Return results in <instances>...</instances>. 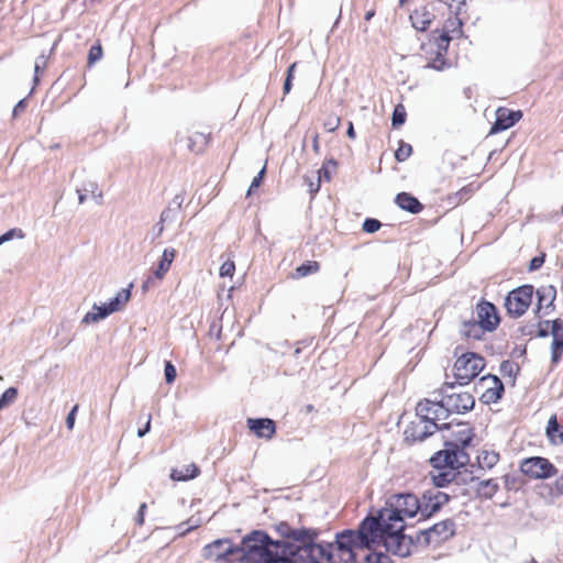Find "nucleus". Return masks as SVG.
<instances>
[{
    "label": "nucleus",
    "mask_w": 563,
    "mask_h": 563,
    "mask_svg": "<svg viewBox=\"0 0 563 563\" xmlns=\"http://www.w3.org/2000/svg\"><path fill=\"white\" fill-rule=\"evenodd\" d=\"M377 522L366 518L357 531L345 530L336 534L334 543L316 544L305 531L294 530L283 543V555L274 563H355L361 552L369 550L376 536Z\"/></svg>",
    "instance_id": "obj_1"
},
{
    "label": "nucleus",
    "mask_w": 563,
    "mask_h": 563,
    "mask_svg": "<svg viewBox=\"0 0 563 563\" xmlns=\"http://www.w3.org/2000/svg\"><path fill=\"white\" fill-rule=\"evenodd\" d=\"M205 559L220 562L234 558L240 563H274L283 555L282 541H273L262 531L245 536L239 547L230 539H218L202 550Z\"/></svg>",
    "instance_id": "obj_2"
},
{
    "label": "nucleus",
    "mask_w": 563,
    "mask_h": 563,
    "mask_svg": "<svg viewBox=\"0 0 563 563\" xmlns=\"http://www.w3.org/2000/svg\"><path fill=\"white\" fill-rule=\"evenodd\" d=\"M444 430L451 431V434L442 435L445 448L431 457L432 465L465 466L470 457L464 449L470 445L474 437L472 428L466 423H456L443 424L441 431Z\"/></svg>",
    "instance_id": "obj_3"
},
{
    "label": "nucleus",
    "mask_w": 563,
    "mask_h": 563,
    "mask_svg": "<svg viewBox=\"0 0 563 563\" xmlns=\"http://www.w3.org/2000/svg\"><path fill=\"white\" fill-rule=\"evenodd\" d=\"M419 512V498L413 494H398L390 497L387 506L379 510L376 520L390 522L397 530H404L405 519L413 518Z\"/></svg>",
    "instance_id": "obj_4"
},
{
    "label": "nucleus",
    "mask_w": 563,
    "mask_h": 563,
    "mask_svg": "<svg viewBox=\"0 0 563 563\" xmlns=\"http://www.w3.org/2000/svg\"><path fill=\"white\" fill-rule=\"evenodd\" d=\"M374 520L377 522V526L373 532H375L376 538L373 541V547H384L387 552H390L394 555H398L400 558L408 556L410 554L411 549V540L407 538L402 531L394 529L390 526V522H383L380 520Z\"/></svg>",
    "instance_id": "obj_5"
},
{
    "label": "nucleus",
    "mask_w": 563,
    "mask_h": 563,
    "mask_svg": "<svg viewBox=\"0 0 563 563\" xmlns=\"http://www.w3.org/2000/svg\"><path fill=\"white\" fill-rule=\"evenodd\" d=\"M131 298L130 288L121 289L109 302L102 305H93L91 310L88 311L81 319L82 324L98 323L114 312L122 311Z\"/></svg>",
    "instance_id": "obj_6"
},
{
    "label": "nucleus",
    "mask_w": 563,
    "mask_h": 563,
    "mask_svg": "<svg viewBox=\"0 0 563 563\" xmlns=\"http://www.w3.org/2000/svg\"><path fill=\"white\" fill-rule=\"evenodd\" d=\"M131 298L130 288L121 289L109 302L102 305H93L91 310L88 311L81 319L82 324L98 323L114 312L122 311Z\"/></svg>",
    "instance_id": "obj_7"
},
{
    "label": "nucleus",
    "mask_w": 563,
    "mask_h": 563,
    "mask_svg": "<svg viewBox=\"0 0 563 563\" xmlns=\"http://www.w3.org/2000/svg\"><path fill=\"white\" fill-rule=\"evenodd\" d=\"M485 367V361L475 353H465L454 363V376L460 385L468 384Z\"/></svg>",
    "instance_id": "obj_8"
},
{
    "label": "nucleus",
    "mask_w": 563,
    "mask_h": 563,
    "mask_svg": "<svg viewBox=\"0 0 563 563\" xmlns=\"http://www.w3.org/2000/svg\"><path fill=\"white\" fill-rule=\"evenodd\" d=\"M446 413H465L473 409L474 397L467 391H455L453 385L446 384L440 391Z\"/></svg>",
    "instance_id": "obj_9"
},
{
    "label": "nucleus",
    "mask_w": 563,
    "mask_h": 563,
    "mask_svg": "<svg viewBox=\"0 0 563 563\" xmlns=\"http://www.w3.org/2000/svg\"><path fill=\"white\" fill-rule=\"evenodd\" d=\"M533 297V287L523 285L508 294L505 301L507 312L512 317L522 316L531 305Z\"/></svg>",
    "instance_id": "obj_10"
},
{
    "label": "nucleus",
    "mask_w": 563,
    "mask_h": 563,
    "mask_svg": "<svg viewBox=\"0 0 563 563\" xmlns=\"http://www.w3.org/2000/svg\"><path fill=\"white\" fill-rule=\"evenodd\" d=\"M520 471L532 479H545L556 474L555 466L545 457L533 456L523 460Z\"/></svg>",
    "instance_id": "obj_11"
},
{
    "label": "nucleus",
    "mask_w": 563,
    "mask_h": 563,
    "mask_svg": "<svg viewBox=\"0 0 563 563\" xmlns=\"http://www.w3.org/2000/svg\"><path fill=\"white\" fill-rule=\"evenodd\" d=\"M454 529L455 525L452 520H443L422 531L418 540L428 545H438L449 540L454 534Z\"/></svg>",
    "instance_id": "obj_12"
},
{
    "label": "nucleus",
    "mask_w": 563,
    "mask_h": 563,
    "mask_svg": "<svg viewBox=\"0 0 563 563\" xmlns=\"http://www.w3.org/2000/svg\"><path fill=\"white\" fill-rule=\"evenodd\" d=\"M416 413L419 418L439 424L438 422L448 418L442 399H424L418 402Z\"/></svg>",
    "instance_id": "obj_13"
},
{
    "label": "nucleus",
    "mask_w": 563,
    "mask_h": 563,
    "mask_svg": "<svg viewBox=\"0 0 563 563\" xmlns=\"http://www.w3.org/2000/svg\"><path fill=\"white\" fill-rule=\"evenodd\" d=\"M449 501V495L438 489L427 490L421 498H419V512L420 519L431 517L440 510V508Z\"/></svg>",
    "instance_id": "obj_14"
},
{
    "label": "nucleus",
    "mask_w": 563,
    "mask_h": 563,
    "mask_svg": "<svg viewBox=\"0 0 563 563\" xmlns=\"http://www.w3.org/2000/svg\"><path fill=\"white\" fill-rule=\"evenodd\" d=\"M450 37L446 33L440 34L438 37L430 40L428 44L423 45V49L430 53H434L435 57L427 64L428 68L435 70H443L446 66V62L443 58L448 51Z\"/></svg>",
    "instance_id": "obj_15"
},
{
    "label": "nucleus",
    "mask_w": 563,
    "mask_h": 563,
    "mask_svg": "<svg viewBox=\"0 0 563 563\" xmlns=\"http://www.w3.org/2000/svg\"><path fill=\"white\" fill-rule=\"evenodd\" d=\"M438 430H442V427L434 424L433 422H428L416 415V419L406 427L404 435L407 442L413 443L417 441H423Z\"/></svg>",
    "instance_id": "obj_16"
},
{
    "label": "nucleus",
    "mask_w": 563,
    "mask_h": 563,
    "mask_svg": "<svg viewBox=\"0 0 563 563\" xmlns=\"http://www.w3.org/2000/svg\"><path fill=\"white\" fill-rule=\"evenodd\" d=\"M175 257L176 250L173 247H166L163 251L162 257L158 262L156 269L153 272V276L147 278V280L143 285V288L146 289L150 286H155V280H162L169 271Z\"/></svg>",
    "instance_id": "obj_17"
},
{
    "label": "nucleus",
    "mask_w": 563,
    "mask_h": 563,
    "mask_svg": "<svg viewBox=\"0 0 563 563\" xmlns=\"http://www.w3.org/2000/svg\"><path fill=\"white\" fill-rule=\"evenodd\" d=\"M522 117L521 111H512L506 108H498L496 111V121L490 129L489 134H496L515 125Z\"/></svg>",
    "instance_id": "obj_18"
},
{
    "label": "nucleus",
    "mask_w": 563,
    "mask_h": 563,
    "mask_svg": "<svg viewBox=\"0 0 563 563\" xmlns=\"http://www.w3.org/2000/svg\"><path fill=\"white\" fill-rule=\"evenodd\" d=\"M477 321L484 325L487 331H493L499 323V318L495 306L484 301L476 307Z\"/></svg>",
    "instance_id": "obj_19"
},
{
    "label": "nucleus",
    "mask_w": 563,
    "mask_h": 563,
    "mask_svg": "<svg viewBox=\"0 0 563 563\" xmlns=\"http://www.w3.org/2000/svg\"><path fill=\"white\" fill-rule=\"evenodd\" d=\"M247 427L258 438L272 439L276 432L275 422L268 418H263V419L250 418V419H247Z\"/></svg>",
    "instance_id": "obj_20"
},
{
    "label": "nucleus",
    "mask_w": 563,
    "mask_h": 563,
    "mask_svg": "<svg viewBox=\"0 0 563 563\" xmlns=\"http://www.w3.org/2000/svg\"><path fill=\"white\" fill-rule=\"evenodd\" d=\"M482 380L483 383H486L488 385L487 389L483 394V398L485 399V401H497L501 397V394L504 391V385L501 380L498 377L492 375L484 376Z\"/></svg>",
    "instance_id": "obj_21"
},
{
    "label": "nucleus",
    "mask_w": 563,
    "mask_h": 563,
    "mask_svg": "<svg viewBox=\"0 0 563 563\" xmlns=\"http://www.w3.org/2000/svg\"><path fill=\"white\" fill-rule=\"evenodd\" d=\"M434 472L432 473V481L437 487H443L448 484H450L456 476L455 471L460 468L461 466H451V465H443V466H435Z\"/></svg>",
    "instance_id": "obj_22"
},
{
    "label": "nucleus",
    "mask_w": 563,
    "mask_h": 563,
    "mask_svg": "<svg viewBox=\"0 0 563 563\" xmlns=\"http://www.w3.org/2000/svg\"><path fill=\"white\" fill-rule=\"evenodd\" d=\"M433 18V13H431L426 7L416 9L410 14L412 26L418 31H426L430 26Z\"/></svg>",
    "instance_id": "obj_23"
},
{
    "label": "nucleus",
    "mask_w": 563,
    "mask_h": 563,
    "mask_svg": "<svg viewBox=\"0 0 563 563\" xmlns=\"http://www.w3.org/2000/svg\"><path fill=\"white\" fill-rule=\"evenodd\" d=\"M76 192L78 194V201L80 205L86 201L87 195L89 194L97 200V202H100L102 199V192L99 190L98 184L93 180H88L84 183L81 187H77Z\"/></svg>",
    "instance_id": "obj_24"
},
{
    "label": "nucleus",
    "mask_w": 563,
    "mask_h": 563,
    "mask_svg": "<svg viewBox=\"0 0 563 563\" xmlns=\"http://www.w3.org/2000/svg\"><path fill=\"white\" fill-rule=\"evenodd\" d=\"M395 201L399 208L411 213H418L422 210V205L419 200L407 192L398 194Z\"/></svg>",
    "instance_id": "obj_25"
},
{
    "label": "nucleus",
    "mask_w": 563,
    "mask_h": 563,
    "mask_svg": "<svg viewBox=\"0 0 563 563\" xmlns=\"http://www.w3.org/2000/svg\"><path fill=\"white\" fill-rule=\"evenodd\" d=\"M487 329L477 320L465 321L462 324L461 333L466 339L481 340Z\"/></svg>",
    "instance_id": "obj_26"
},
{
    "label": "nucleus",
    "mask_w": 563,
    "mask_h": 563,
    "mask_svg": "<svg viewBox=\"0 0 563 563\" xmlns=\"http://www.w3.org/2000/svg\"><path fill=\"white\" fill-rule=\"evenodd\" d=\"M199 474V468L196 464L191 463L184 465L179 468L173 470L170 477L174 481H188L195 478Z\"/></svg>",
    "instance_id": "obj_27"
},
{
    "label": "nucleus",
    "mask_w": 563,
    "mask_h": 563,
    "mask_svg": "<svg viewBox=\"0 0 563 563\" xmlns=\"http://www.w3.org/2000/svg\"><path fill=\"white\" fill-rule=\"evenodd\" d=\"M498 489H499V485H498L497 481L490 478V479L479 482L476 492L479 497L490 499L492 497L495 496V494L498 492Z\"/></svg>",
    "instance_id": "obj_28"
},
{
    "label": "nucleus",
    "mask_w": 563,
    "mask_h": 563,
    "mask_svg": "<svg viewBox=\"0 0 563 563\" xmlns=\"http://www.w3.org/2000/svg\"><path fill=\"white\" fill-rule=\"evenodd\" d=\"M556 290L553 286L542 287L537 290V296L539 300V309L543 307L549 308L553 305L555 299Z\"/></svg>",
    "instance_id": "obj_29"
},
{
    "label": "nucleus",
    "mask_w": 563,
    "mask_h": 563,
    "mask_svg": "<svg viewBox=\"0 0 563 563\" xmlns=\"http://www.w3.org/2000/svg\"><path fill=\"white\" fill-rule=\"evenodd\" d=\"M499 461V454L495 451L483 450L477 456L478 465L482 470L493 468Z\"/></svg>",
    "instance_id": "obj_30"
},
{
    "label": "nucleus",
    "mask_w": 563,
    "mask_h": 563,
    "mask_svg": "<svg viewBox=\"0 0 563 563\" xmlns=\"http://www.w3.org/2000/svg\"><path fill=\"white\" fill-rule=\"evenodd\" d=\"M208 143H209V135L201 133V132H194L188 137V148L191 152L199 153V152L203 151V148L207 146Z\"/></svg>",
    "instance_id": "obj_31"
},
{
    "label": "nucleus",
    "mask_w": 563,
    "mask_h": 563,
    "mask_svg": "<svg viewBox=\"0 0 563 563\" xmlns=\"http://www.w3.org/2000/svg\"><path fill=\"white\" fill-rule=\"evenodd\" d=\"M318 271H319V263L314 262V261H310V262L303 263L300 266H298L296 268L295 273L292 274V278L299 279V278L306 277L310 274H314Z\"/></svg>",
    "instance_id": "obj_32"
},
{
    "label": "nucleus",
    "mask_w": 563,
    "mask_h": 563,
    "mask_svg": "<svg viewBox=\"0 0 563 563\" xmlns=\"http://www.w3.org/2000/svg\"><path fill=\"white\" fill-rule=\"evenodd\" d=\"M547 434L551 439L552 442H555L556 437H559V442H563V432L560 431V426L558 423L556 416H552L547 426Z\"/></svg>",
    "instance_id": "obj_33"
},
{
    "label": "nucleus",
    "mask_w": 563,
    "mask_h": 563,
    "mask_svg": "<svg viewBox=\"0 0 563 563\" xmlns=\"http://www.w3.org/2000/svg\"><path fill=\"white\" fill-rule=\"evenodd\" d=\"M552 361L556 363L563 351V335H552Z\"/></svg>",
    "instance_id": "obj_34"
},
{
    "label": "nucleus",
    "mask_w": 563,
    "mask_h": 563,
    "mask_svg": "<svg viewBox=\"0 0 563 563\" xmlns=\"http://www.w3.org/2000/svg\"><path fill=\"white\" fill-rule=\"evenodd\" d=\"M47 59H48V56L45 54H42L36 58L35 65H34V82L35 84L38 81L40 75L43 74L44 70L46 69Z\"/></svg>",
    "instance_id": "obj_35"
},
{
    "label": "nucleus",
    "mask_w": 563,
    "mask_h": 563,
    "mask_svg": "<svg viewBox=\"0 0 563 563\" xmlns=\"http://www.w3.org/2000/svg\"><path fill=\"white\" fill-rule=\"evenodd\" d=\"M391 121H393V126H395V128H398L405 123L406 110L402 104H398L395 107Z\"/></svg>",
    "instance_id": "obj_36"
},
{
    "label": "nucleus",
    "mask_w": 563,
    "mask_h": 563,
    "mask_svg": "<svg viewBox=\"0 0 563 563\" xmlns=\"http://www.w3.org/2000/svg\"><path fill=\"white\" fill-rule=\"evenodd\" d=\"M412 153V147L410 144L405 142H400L398 148L395 152V158L398 162H405Z\"/></svg>",
    "instance_id": "obj_37"
},
{
    "label": "nucleus",
    "mask_w": 563,
    "mask_h": 563,
    "mask_svg": "<svg viewBox=\"0 0 563 563\" xmlns=\"http://www.w3.org/2000/svg\"><path fill=\"white\" fill-rule=\"evenodd\" d=\"M18 397V389L15 387L7 388L0 397L1 402L7 407L12 405Z\"/></svg>",
    "instance_id": "obj_38"
},
{
    "label": "nucleus",
    "mask_w": 563,
    "mask_h": 563,
    "mask_svg": "<svg viewBox=\"0 0 563 563\" xmlns=\"http://www.w3.org/2000/svg\"><path fill=\"white\" fill-rule=\"evenodd\" d=\"M23 239L24 233L21 229H11L7 231L4 234L0 235V245L4 244L5 242H9L13 239Z\"/></svg>",
    "instance_id": "obj_39"
},
{
    "label": "nucleus",
    "mask_w": 563,
    "mask_h": 563,
    "mask_svg": "<svg viewBox=\"0 0 563 563\" xmlns=\"http://www.w3.org/2000/svg\"><path fill=\"white\" fill-rule=\"evenodd\" d=\"M164 373H165V379H166L167 384H172L175 382L177 372H176L175 366L169 361L165 363Z\"/></svg>",
    "instance_id": "obj_40"
},
{
    "label": "nucleus",
    "mask_w": 563,
    "mask_h": 563,
    "mask_svg": "<svg viewBox=\"0 0 563 563\" xmlns=\"http://www.w3.org/2000/svg\"><path fill=\"white\" fill-rule=\"evenodd\" d=\"M366 563H387L388 556L383 553H369L364 555Z\"/></svg>",
    "instance_id": "obj_41"
},
{
    "label": "nucleus",
    "mask_w": 563,
    "mask_h": 563,
    "mask_svg": "<svg viewBox=\"0 0 563 563\" xmlns=\"http://www.w3.org/2000/svg\"><path fill=\"white\" fill-rule=\"evenodd\" d=\"M235 271V264L233 261H225L220 267V276L232 277Z\"/></svg>",
    "instance_id": "obj_42"
},
{
    "label": "nucleus",
    "mask_w": 563,
    "mask_h": 563,
    "mask_svg": "<svg viewBox=\"0 0 563 563\" xmlns=\"http://www.w3.org/2000/svg\"><path fill=\"white\" fill-rule=\"evenodd\" d=\"M102 57V48L100 45L91 46L89 54H88V63L95 64Z\"/></svg>",
    "instance_id": "obj_43"
},
{
    "label": "nucleus",
    "mask_w": 563,
    "mask_h": 563,
    "mask_svg": "<svg viewBox=\"0 0 563 563\" xmlns=\"http://www.w3.org/2000/svg\"><path fill=\"white\" fill-rule=\"evenodd\" d=\"M380 222L376 219H366L363 223V230L367 233H374L379 230Z\"/></svg>",
    "instance_id": "obj_44"
},
{
    "label": "nucleus",
    "mask_w": 563,
    "mask_h": 563,
    "mask_svg": "<svg viewBox=\"0 0 563 563\" xmlns=\"http://www.w3.org/2000/svg\"><path fill=\"white\" fill-rule=\"evenodd\" d=\"M78 405H75L66 417V427L68 430L74 429Z\"/></svg>",
    "instance_id": "obj_45"
},
{
    "label": "nucleus",
    "mask_w": 563,
    "mask_h": 563,
    "mask_svg": "<svg viewBox=\"0 0 563 563\" xmlns=\"http://www.w3.org/2000/svg\"><path fill=\"white\" fill-rule=\"evenodd\" d=\"M551 334L563 335V322L561 319H555L551 322Z\"/></svg>",
    "instance_id": "obj_46"
},
{
    "label": "nucleus",
    "mask_w": 563,
    "mask_h": 563,
    "mask_svg": "<svg viewBox=\"0 0 563 563\" xmlns=\"http://www.w3.org/2000/svg\"><path fill=\"white\" fill-rule=\"evenodd\" d=\"M340 125V119L338 117H332V118H329L325 122H324V128L329 131V132H334Z\"/></svg>",
    "instance_id": "obj_47"
},
{
    "label": "nucleus",
    "mask_w": 563,
    "mask_h": 563,
    "mask_svg": "<svg viewBox=\"0 0 563 563\" xmlns=\"http://www.w3.org/2000/svg\"><path fill=\"white\" fill-rule=\"evenodd\" d=\"M264 173H265V167H263L261 169V172L257 174V176H255L251 183V186L249 188V191H247V195L250 196L252 194V191L257 188L262 181V178L264 176Z\"/></svg>",
    "instance_id": "obj_48"
},
{
    "label": "nucleus",
    "mask_w": 563,
    "mask_h": 563,
    "mask_svg": "<svg viewBox=\"0 0 563 563\" xmlns=\"http://www.w3.org/2000/svg\"><path fill=\"white\" fill-rule=\"evenodd\" d=\"M543 262H544V260L541 256L533 257L530 261L529 269L530 271H536V269L540 268L542 266Z\"/></svg>",
    "instance_id": "obj_49"
},
{
    "label": "nucleus",
    "mask_w": 563,
    "mask_h": 563,
    "mask_svg": "<svg viewBox=\"0 0 563 563\" xmlns=\"http://www.w3.org/2000/svg\"><path fill=\"white\" fill-rule=\"evenodd\" d=\"M25 107H26V100H25V99L20 100V101L15 104V107H14V109H13V115H14V117L19 115L21 112H23V111H24Z\"/></svg>",
    "instance_id": "obj_50"
},
{
    "label": "nucleus",
    "mask_w": 563,
    "mask_h": 563,
    "mask_svg": "<svg viewBox=\"0 0 563 563\" xmlns=\"http://www.w3.org/2000/svg\"><path fill=\"white\" fill-rule=\"evenodd\" d=\"M320 173H321V170H319V172H318V174H320ZM308 186H309V191H310L312 195H313V194H316V192H318V191H319V189H320V175H318V178H317V183H316V184H314L313 181H310V183L308 184Z\"/></svg>",
    "instance_id": "obj_51"
},
{
    "label": "nucleus",
    "mask_w": 563,
    "mask_h": 563,
    "mask_svg": "<svg viewBox=\"0 0 563 563\" xmlns=\"http://www.w3.org/2000/svg\"><path fill=\"white\" fill-rule=\"evenodd\" d=\"M151 430V416H148L147 421L144 426V428L139 429L137 437L143 438L146 433H148Z\"/></svg>",
    "instance_id": "obj_52"
},
{
    "label": "nucleus",
    "mask_w": 563,
    "mask_h": 563,
    "mask_svg": "<svg viewBox=\"0 0 563 563\" xmlns=\"http://www.w3.org/2000/svg\"><path fill=\"white\" fill-rule=\"evenodd\" d=\"M145 509H146V504L145 503L141 504L140 509H139V514H137V518H136L137 525H142L144 522Z\"/></svg>",
    "instance_id": "obj_53"
},
{
    "label": "nucleus",
    "mask_w": 563,
    "mask_h": 563,
    "mask_svg": "<svg viewBox=\"0 0 563 563\" xmlns=\"http://www.w3.org/2000/svg\"><path fill=\"white\" fill-rule=\"evenodd\" d=\"M554 490L556 494L562 495L563 494V475L556 478L554 483Z\"/></svg>",
    "instance_id": "obj_54"
},
{
    "label": "nucleus",
    "mask_w": 563,
    "mask_h": 563,
    "mask_svg": "<svg viewBox=\"0 0 563 563\" xmlns=\"http://www.w3.org/2000/svg\"><path fill=\"white\" fill-rule=\"evenodd\" d=\"M472 192H473V189L471 187H464L456 195L460 196V200H462L463 198H466Z\"/></svg>",
    "instance_id": "obj_55"
},
{
    "label": "nucleus",
    "mask_w": 563,
    "mask_h": 563,
    "mask_svg": "<svg viewBox=\"0 0 563 563\" xmlns=\"http://www.w3.org/2000/svg\"><path fill=\"white\" fill-rule=\"evenodd\" d=\"M456 4V10H455V13L456 14H460L461 11H462V7H464L466 4V0H452V3H451V7L453 4Z\"/></svg>",
    "instance_id": "obj_56"
},
{
    "label": "nucleus",
    "mask_w": 563,
    "mask_h": 563,
    "mask_svg": "<svg viewBox=\"0 0 563 563\" xmlns=\"http://www.w3.org/2000/svg\"><path fill=\"white\" fill-rule=\"evenodd\" d=\"M291 81H292V79H290V78L285 79L284 87H283L285 95L289 93V91L291 90Z\"/></svg>",
    "instance_id": "obj_57"
},
{
    "label": "nucleus",
    "mask_w": 563,
    "mask_h": 563,
    "mask_svg": "<svg viewBox=\"0 0 563 563\" xmlns=\"http://www.w3.org/2000/svg\"><path fill=\"white\" fill-rule=\"evenodd\" d=\"M346 134L350 139H355V131L352 122L349 123Z\"/></svg>",
    "instance_id": "obj_58"
},
{
    "label": "nucleus",
    "mask_w": 563,
    "mask_h": 563,
    "mask_svg": "<svg viewBox=\"0 0 563 563\" xmlns=\"http://www.w3.org/2000/svg\"><path fill=\"white\" fill-rule=\"evenodd\" d=\"M297 64L296 63H292L288 70H287V77L286 78H290L292 79L294 78V71H295V68H296Z\"/></svg>",
    "instance_id": "obj_59"
},
{
    "label": "nucleus",
    "mask_w": 563,
    "mask_h": 563,
    "mask_svg": "<svg viewBox=\"0 0 563 563\" xmlns=\"http://www.w3.org/2000/svg\"><path fill=\"white\" fill-rule=\"evenodd\" d=\"M451 24H452V25H455V24H456V26H457V29H453V30H452L453 32H455V31H456V32H460V29H461V26H462V22H461V20L456 19V20H454V21H451Z\"/></svg>",
    "instance_id": "obj_60"
},
{
    "label": "nucleus",
    "mask_w": 563,
    "mask_h": 563,
    "mask_svg": "<svg viewBox=\"0 0 563 563\" xmlns=\"http://www.w3.org/2000/svg\"><path fill=\"white\" fill-rule=\"evenodd\" d=\"M373 16H374V11H368V12H366V14H365V20H366V21H369Z\"/></svg>",
    "instance_id": "obj_61"
},
{
    "label": "nucleus",
    "mask_w": 563,
    "mask_h": 563,
    "mask_svg": "<svg viewBox=\"0 0 563 563\" xmlns=\"http://www.w3.org/2000/svg\"><path fill=\"white\" fill-rule=\"evenodd\" d=\"M539 335H540V336H547V335H548V331H547V330H543V329H540V331H539Z\"/></svg>",
    "instance_id": "obj_62"
},
{
    "label": "nucleus",
    "mask_w": 563,
    "mask_h": 563,
    "mask_svg": "<svg viewBox=\"0 0 563 563\" xmlns=\"http://www.w3.org/2000/svg\"><path fill=\"white\" fill-rule=\"evenodd\" d=\"M195 526H190L189 528L185 529L183 533L190 531Z\"/></svg>",
    "instance_id": "obj_63"
},
{
    "label": "nucleus",
    "mask_w": 563,
    "mask_h": 563,
    "mask_svg": "<svg viewBox=\"0 0 563 563\" xmlns=\"http://www.w3.org/2000/svg\"><path fill=\"white\" fill-rule=\"evenodd\" d=\"M313 148H314L316 151L318 150V142H317V140H314Z\"/></svg>",
    "instance_id": "obj_64"
}]
</instances>
